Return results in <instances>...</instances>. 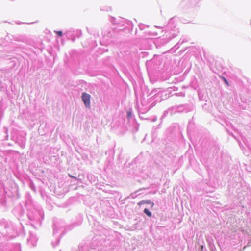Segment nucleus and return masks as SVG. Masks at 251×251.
Segmentation results:
<instances>
[{
    "label": "nucleus",
    "instance_id": "nucleus-6",
    "mask_svg": "<svg viewBox=\"0 0 251 251\" xmlns=\"http://www.w3.org/2000/svg\"><path fill=\"white\" fill-rule=\"evenodd\" d=\"M69 176H70L71 177H72V178H73V177H74V176H71V175H69Z\"/></svg>",
    "mask_w": 251,
    "mask_h": 251
},
{
    "label": "nucleus",
    "instance_id": "nucleus-3",
    "mask_svg": "<svg viewBox=\"0 0 251 251\" xmlns=\"http://www.w3.org/2000/svg\"><path fill=\"white\" fill-rule=\"evenodd\" d=\"M144 212L150 217L152 216L151 213L147 208L144 209Z\"/></svg>",
    "mask_w": 251,
    "mask_h": 251
},
{
    "label": "nucleus",
    "instance_id": "nucleus-4",
    "mask_svg": "<svg viewBox=\"0 0 251 251\" xmlns=\"http://www.w3.org/2000/svg\"><path fill=\"white\" fill-rule=\"evenodd\" d=\"M221 78L223 80V81L227 86H229V83L225 77L222 76Z\"/></svg>",
    "mask_w": 251,
    "mask_h": 251
},
{
    "label": "nucleus",
    "instance_id": "nucleus-1",
    "mask_svg": "<svg viewBox=\"0 0 251 251\" xmlns=\"http://www.w3.org/2000/svg\"><path fill=\"white\" fill-rule=\"evenodd\" d=\"M90 98L91 96L86 93H83L82 95V100L86 107H90Z\"/></svg>",
    "mask_w": 251,
    "mask_h": 251
},
{
    "label": "nucleus",
    "instance_id": "nucleus-2",
    "mask_svg": "<svg viewBox=\"0 0 251 251\" xmlns=\"http://www.w3.org/2000/svg\"><path fill=\"white\" fill-rule=\"evenodd\" d=\"M151 204V207L154 206V203L152 202L150 200H142L138 203V205L141 206L143 204Z\"/></svg>",
    "mask_w": 251,
    "mask_h": 251
},
{
    "label": "nucleus",
    "instance_id": "nucleus-5",
    "mask_svg": "<svg viewBox=\"0 0 251 251\" xmlns=\"http://www.w3.org/2000/svg\"><path fill=\"white\" fill-rule=\"evenodd\" d=\"M55 33L59 36L61 37L62 35V32L61 31H55Z\"/></svg>",
    "mask_w": 251,
    "mask_h": 251
}]
</instances>
